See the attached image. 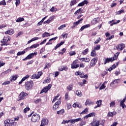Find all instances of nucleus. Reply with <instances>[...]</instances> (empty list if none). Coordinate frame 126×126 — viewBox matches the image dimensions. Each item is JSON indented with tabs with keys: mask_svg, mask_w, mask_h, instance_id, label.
Wrapping results in <instances>:
<instances>
[{
	"mask_svg": "<svg viewBox=\"0 0 126 126\" xmlns=\"http://www.w3.org/2000/svg\"><path fill=\"white\" fill-rule=\"evenodd\" d=\"M96 104L98 105L99 107L102 105V100H99L96 102Z\"/></svg>",
	"mask_w": 126,
	"mask_h": 126,
	"instance_id": "nucleus-42",
	"label": "nucleus"
},
{
	"mask_svg": "<svg viewBox=\"0 0 126 126\" xmlns=\"http://www.w3.org/2000/svg\"><path fill=\"white\" fill-rule=\"evenodd\" d=\"M80 61H82V62H85V63H89L90 62V59L88 58H83L79 59Z\"/></svg>",
	"mask_w": 126,
	"mask_h": 126,
	"instance_id": "nucleus-23",
	"label": "nucleus"
},
{
	"mask_svg": "<svg viewBox=\"0 0 126 126\" xmlns=\"http://www.w3.org/2000/svg\"><path fill=\"white\" fill-rule=\"evenodd\" d=\"M77 63H78V60H76L74 61H73V63L71 64V68L74 69L78 68V67H79V64Z\"/></svg>",
	"mask_w": 126,
	"mask_h": 126,
	"instance_id": "nucleus-6",
	"label": "nucleus"
},
{
	"mask_svg": "<svg viewBox=\"0 0 126 126\" xmlns=\"http://www.w3.org/2000/svg\"><path fill=\"white\" fill-rule=\"evenodd\" d=\"M63 113H64V110L63 109H61L57 112L58 115H63Z\"/></svg>",
	"mask_w": 126,
	"mask_h": 126,
	"instance_id": "nucleus-35",
	"label": "nucleus"
},
{
	"mask_svg": "<svg viewBox=\"0 0 126 126\" xmlns=\"http://www.w3.org/2000/svg\"><path fill=\"white\" fill-rule=\"evenodd\" d=\"M91 57H96L95 50H94V49L92 51V52L91 53Z\"/></svg>",
	"mask_w": 126,
	"mask_h": 126,
	"instance_id": "nucleus-33",
	"label": "nucleus"
},
{
	"mask_svg": "<svg viewBox=\"0 0 126 126\" xmlns=\"http://www.w3.org/2000/svg\"><path fill=\"white\" fill-rule=\"evenodd\" d=\"M5 34H8V35H12L13 34H14V31L12 29H10V30H8L5 32Z\"/></svg>",
	"mask_w": 126,
	"mask_h": 126,
	"instance_id": "nucleus-22",
	"label": "nucleus"
},
{
	"mask_svg": "<svg viewBox=\"0 0 126 126\" xmlns=\"http://www.w3.org/2000/svg\"><path fill=\"white\" fill-rule=\"evenodd\" d=\"M30 110V108L29 107H27L24 109V113H27L28 111H29Z\"/></svg>",
	"mask_w": 126,
	"mask_h": 126,
	"instance_id": "nucleus-62",
	"label": "nucleus"
},
{
	"mask_svg": "<svg viewBox=\"0 0 126 126\" xmlns=\"http://www.w3.org/2000/svg\"><path fill=\"white\" fill-rule=\"evenodd\" d=\"M34 85V83L32 81H27L25 83V87L26 90L29 91V90H31L32 89V87H33Z\"/></svg>",
	"mask_w": 126,
	"mask_h": 126,
	"instance_id": "nucleus-1",
	"label": "nucleus"
},
{
	"mask_svg": "<svg viewBox=\"0 0 126 126\" xmlns=\"http://www.w3.org/2000/svg\"><path fill=\"white\" fill-rule=\"evenodd\" d=\"M121 22L120 20H118L116 21L115 20H112L109 22V24H110V26H113V25H115V24H118V23H120Z\"/></svg>",
	"mask_w": 126,
	"mask_h": 126,
	"instance_id": "nucleus-12",
	"label": "nucleus"
},
{
	"mask_svg": "<svg viewBox=\"0 0 126 126\" xmlns=\"http://www.w3.org/2000/svg\"><path fill=\"white\" fill-rule=\"evenodd\" d=\"M52 87V85L49 84L47 86L45 87L43 89H42L41 92L40 94H42V93H47L50 89H51Z\"/></svg>",
	"mask_w": 126,
	"mask_h": 126,
	"instance_id": "nucleus-5",
	"label": "nucleus"
},
{
	"mask_svg": "<svg viewBox=\"0 0 126 126\" xmlns=\"http://www.w3.org/2000/svg\"><path fill=\"white\" fill-rule=\"evenodd\" d=\"M51 36V34L50 33L45 32L42 34V38H45L46 37H50Z\"/></svg>",
	"mask_w": 126,
	"mask_h": 126,
	"instance_id": "nucleus-28",
	"label": "nucleus"
},
{
	"mask_svg": "<svg viewBox=\"0 0 126 126\" xmlns=\"http://www.w3.org/2000/svg\"><path fill=\"white\" fill-rule=\"evenodd\" d=\"M67 69H68V68L66 66H60L58 68V70L59 71H63V70H65V71H67Z\"/></svg>",
	"mask_w": 126,
	"mask_h": 126,
	"instance_id": "nucleus-13",
	"label": "nucleus"
},
{
	"mask_svg": "<svg viewBox=\"0 0 126 126\" xmlns=\"http://www.w3.org/2000/svg\"><path fill=\"white\" fill-rule=\"evenodd\" d=\"M115 115H117V112H116L115 111L112 112H108L107 116H108V117H114V116H115Z\"/></svg>",
	"mask_w": 126,
	"mask_h": 126,
	"instance_id": "nucleus-25",
	"label": "nucleus"
},
{
	"mask_svg": "<svg viewBox=\"0 0 126 126\" xmlns=\"http://www.w3.org/2000/svg\"><path fill=\"white\" fill-rule=\"evenodd\" d=\"M5 126H16V123L13 120L10 119H6L4 121Z\"/></svg>",
	"mask_w": 126,
	"mask_h": 126,
	"instance_id": "nucleus-2",
	"label": "nucleus"
},
{
	"mask_svg": "<svg viewBox=\"0 0 126 126\" xmlns=\"http://www.w3.org/2000/svg\"><path fill=\"white\" fill-rule=\"evenodd\" d=\"M9 72H11V69H8L7 70L3 72L4 74H7V73H9Z\"/></svg>",
	"mask_w": 126,
	"mask_h": 126,
	"instance_id": "nucleus-48",
	"label": "nucleus"
},
{
	"mask_svg": "<svg viewBox=\"0 0 126 126\" xmlns=\"http://www.w3.org/2000/svg\"><path fill=\"white\" fill-rule=\"evenodd\" d=\"M50 11H51L52 12H55V11H57V8H55V7H52L50 9Z\"/></svg>",
	"mask_w": 126,
	"mask_h": 126,
	"instance_id": "nucleus-52",
	"label": "nucleus"
},
{
	"mask_svg": "<svg viewBox=\"0 0 126 126\" xmlns=\"http://www.w3.org/2000/svg\"><path fill=\"white\" fill-rule=\"evenodd\" d=\"M101 46L100 45H97L96 47H95L94 49V51H98L99 49H100Z\"/></svg>",
	"mask_w": 126,
	"mask_h": 126,
	"instance_id": "nucleus-38",
	"label": "nucleus"
},
{
	"mask_svg": "<svg viewBox=\"0 0 126 126\" xmlns=\"http://www.w3.org/2000/svg\"><path fill=\"white\" fill-rule=\"evenodd\" d=\"M88 49H86L82 52V54L85 56V55H87V53H88Z\"/></svg>",
	"mask_w": 126,
	"mask_h": 126,
	"instance_id": "nucleus-45",
	"label": "nucleus"
},
{
	"mask_svg": "<svg viewBox=\"0 0 126 126\" xmlns=\"http://www.w3.org/2000/svg\"><path fill=\"white\" fill-rule=\"evenodd\" d=\"M25 80H26V79L25 78V77H23V78L22 79V80H21V81L19 82V84H22V82H23V81H25Z\"/></svg>",
	"mask_w": 126,
	"mask_h": 126,
	"instance_id": "nucleus-54",
	"label": "nucleus"
},
{
	"mask_svg": "<svg viewBox=\"0 0 126 126\" xmlns=\"http://www.w3.org/2000/svg\"><path fill=\"white\" fill-rule=\"evenodd\" d=\"M76 94L77 95H78L79 97H82V93H81V91L79 90V91H76Z\"/></svg>",
	"mask_w": 126,
	"mask_h": 126,
	"instance_id": "nucleus-29",
	"label": "nucleus"
},
{
	"mask_svg": "<svg viewBox=\"0 0 126 126\" xmlns=\"http://www.w3.org/2000/svg\"><path fill=\"white\" fill-rule=\"evenodd\" d=\"M26 50H29V48H27L26 49H25L23 51L18 52L17 53V56H22V55H24V54H25V53H26Z\"/></svg>",
	"mask_w": 126,
	"mask_h": 126,
	"instance_id": "nucleus-16",
	"label": "nucleus"
},
{
	"mask_svg": "<svg viewBox=\"0 0 126 126\" xmlns=\"http://www.w3.org/2000/svg\"><path fill=\"white\" fill-rule=\"evenodd\" d=\"M115 101L111 102L110 103V107H113V106H115Z\"/></svg>",
	"mask_w": 126,
	"mask_h": 126,
	"instance_id": "nucleus-63",
	"label": "nucleus"
},
{
	"mask_svg": "<svg viewBox=\"0 0 126 126\" xmlns=\"http://www.w3.org/2000/svg\"><path fill=\"white\" fill-rule=\"evenodd\" d=\"M126 45L124 43L119 44L116 47L117 51H123V49H125Z\"/></svg>",
	"mask_w": 126,
	"mask_h": 126,
	"instance_id": "nucleus-8",
	"label": "nucleus"
},
{
	"mask_svg": "<svg viewBox=\"0 0 126 126\" xmlns=\"http://www.w3.org/2000/svg\"><path fill=\"white\" fill-rule=\"evenodd\" d=\"M87 3H88V1L85 0L79 3L77 6H83L85 4H87Z\"/></svg>",
	"mask_w": 126,
	"mask_h": 126,
	"instance_id": "nucleus-19",
	"label": "nucleus"
},
{
	"mask_svg": "<svg viewBox=\"0 0 126 126\" xmlns=\"http://www.w3.org/2000/svg\"><path fill=\"white\" fill-rule=\"evenodd\" d=\"M124 12V10H121L120 11H119L117 12V14L120 15L121 14V13H123Z\"/></svg>",
	"mask_w": 126,
	"mask_h": 126,
	"instance_id": "nucleus-64",
	"label": "nucleus"
},
{
	"mask_svg": "<svg viewBox=\"0 0 126 126\" xmlns=\"http://www.w3.org/2000/svg\"><path fill=\"white\" fill-rule=\"evenodd\" d=\"M97 59L95 58H93L90 62V65L92 67L93 66H95L96 65V63H97Z\"/></svg>",
	"mask_w": 126,
	"mask_h": 126,
	"instance_id": "nucleus-9",
	"label": "nucleus"
},
{
	"mask_svg": "<svg viewBox=\"0 0 126 126\" xmlns=\"http://www.w3.org/2000/svg\"><path fill=\"white\" fill-rule=\"evenodd\" d=\"M37 47H39V44L36 43V44H33L30 47H28V48H29V49H34V48H37Z\"/></svg>",
	"mask_w": 126,
	"mask_h": 126,
	"instance_id": "nucleus-31",
	"label": "nucleus"
},
{
	"mask_svg": "<svg viewBox=\"0 0 126 126\" xmlns=\"http://www.w3.org/2000/svg\"><path fill=\"white\" fill-rule=\"evenodd\" d=\"M42 73H43L42 72H38L37 74L36 75V77H37V79L38 78H40V77L41 76V75H42Z\"/></svg>",
	"mask_w": 126,
	"mask_h": 126,
	"instance_id": "nucleus-47",
	"label": "nucleus"
},
{
	"mask_svg": "<svg viewBox=\"0 0 126 126\" xmlns=\"http://www.w3.org/2000/svg\"><path fill=\"white\" fill-rule=\"evenodd\" d=\"M120 82V79H116L113 82H111L110 84V86L113 87L114 86V84H116V83L118 84Z\"/></svg>",
	"mask_w": 126,
	"mask_h": 126,
	"instance_id": "nucleus-24",
	"label": "nucleus"
},
{
	"mask_svg": "<svg viewBox=\"0 0 126 126\" xmlns=\"http://www.w3.org/2000/svg\"><path fill=\"white\" fill-rule=\"evenodd\" d=\"M95 116V113H91L84 117V119H88V118H91V117H94Z\"/></svg>",
	"mask_w": 126,
	"mask_h": 126,
	"instance_id": "nucleus-20",
	"label": "nucleus"
},
{
	"mask_svg": "<svg viewBox=\"0 0 126 126\" xmlns=\"http://www.w3.org/2000/svg\"><path fill=\"white\" fill-rule=\"evenodd\" d=\"M39 39H40V38L38 37H33L32 39V42H34V41H36V40H39Z\"/></svg>",
	"mask_w": 126,
	"mask_h": 126,
	"instance_id": "nucleus-59",
	"label": "nucleus"
},
{
	"mask_svg": "<svg viewBox=\"0 0 126 126\" xmlns=\"http://www.w3.org/2000/svg\"><path fill=\"white\" fill-rule=\"evenodd\" d=\"M25 80H26V79L25 78V77H23V78L22 79V80H21V81L19 82V84H22V82H23V81H25Z\"/></svg>",
	"mask_w": 126,
	"mask_h": 126,
	"instance_id": "nucleus-55",
	"label": "nucleus"
},
{
	"mask_svg": "<svg viewBox=\"0 0 126 126\" xmlns=\"http://www.w3.org/2000/svg\"><path fill=\"white\" fill-rule=\"evenodd\" d=\"M125 102H126V99H123V100H121L120 102V107H122V109H125V107H126V104H125Z\"/></svg>",
	"mask_w": 126,
	"mask_h": 126,
	"instance_id": "nucleus-17",
	"label": "nucleus"
},
{
	"mask_svg": "<svg viewBox=\"0 0 126 126\" xmlns=\"http://www.w3.org/2000/svg\"><path fill=\"white\" fill-rule=\"evenodd\" d=\"M80 121H81V119L80 118L75 119H71V124L74 125L75 123H77V122H80Z\"/></svg>",
	"mask_w": 126,
	"mask_h": 126,
	"instance_id": "nucleus-15",
	"label": "nucleus"
},
{
	"mask_svg": "<svg viewBox=\"0 0 126 126\" xmlns=\"http://www.w3.org/2000/svg\"><path fill=\"white\" fill-rule=\"evenodd\" d=\"M10 40V37L8 35H5L2 41H1V43H7L8 41Z\"/></svg>",
	"mask_w": 126,
	"mask_h": 126,
	"instance_id": "nucleus-11",
	"label": "nucleus"
},
{
	"mask_svg": "<svg viewBox=\"0 0 126 126\" xmlns=\"http://www.w3.org/2000/svg\"><path fill=\"white\" fill-rule=\"evenodd\" d=\"M67 89L69 90V91H71L72 90V85H70L67 87Z\"/></svg>",
	"mask_w": 126,
	"mask_h": 126,
	"instance_id": "nucleus-49",
	"label": "nucleus"
},
{
	"mask_svg": "<svg viewBox=\"0 0 126 126\" xmlns=\"http://www.w3.org/2000/svg\"><path fill=\"white\" fill-rule=\"evenodd\" d=\"M51 66V63H47L46 64L45 66L44 67V69H46V68H49Z\"/></svg>",
	"mask_w": 126,
	"mask_h": 126,
	"instance_id": "nucleus-50",
	"label": "nucleus"
},
{
	"mask_svg": "<svg viewBox=\"0 0 126 126\" xmlns=\"http://www.w3.org/2000/svg\"><path fill=\"white\" fill-rule=\"evenodd\" d=\"M51 81V79H47L43 82V83H48Z\"/></svg>",
	"mask_w": 126,
	"mask_h": 126,
	"instance_id": "nucleus-57",
	"label": "nucleus"
},
{
	"mask_svg": "<svg viewBox=\"0 0 126 126\" xmlns=\"http://www.w3.org/2000/svg\"><path fill=\"white\" fill-rule=\"evenodd\" d=\"M41 102H42V99L41 98H39L34 100V103H35V104H38V103Z\"/></svg>",
	"mask_w": 126,
	"mask_h": 126,
	"instance_id": "nucleus-43",
	"label": "nucleus"
},
{
	"mask_svg": "<svg viewBox=\"0 0 126 126\" xmlns=\"http://www.w3.org/2000/svg\"><path fill=\"white\" fill-rule=\"evenodd\" d=\"M86 106H87V105H90V100L87 99L85 102Z\"/></svg>",
	"mask_w": 126,
	"mask_h": 126,
	"instance_id": "nucleus-58",
	"label": "nucleus"
},
{
	"mask_svg": "<svg viewBox=\"0 0 126 126\" xmlns=\"http://www.w3.org/2000/svg\"><path fill=\"white\" fill-rule=\"evenodd\" d=\"M37 55V52H35L34 53H32L30 54L26 58L23 59V61H26L27 60H31V59H32L34 56Z\"/></svg>",
	"mask_w": 126,
	"mask_h": 126,
	"instance_id": "nucleus-7",
	"label": "nucleus"
},
{
	"mask_svg": "<svg viewBox=\"0 0 126 126\" xmlns=\"http://www.w3.org/2000/svg\"><path fill=\"white\" fill-rule=\"evenodd\" d=\"M76 3H77V0H72L70 3V6H73V5H75Z\"/></svg>",
	"mask_w": 126,
	"mask_h": 126,
	"instance_id": "nucleus-27",
	"label": "nucleus"
},
{
	"mask_svg": "<svg viewBox=\"0 0 126 126\" xmlns=\"http://www.w3.org/2000/svg\"><path fill=\"white\" fill-rule=\"evenodd\" d=\"M91 125H92V126H99V125H100V121L97 120L94 121L93 122V123H91Z\"/></svg>",
	"mask_w": 126,
	"mask_h": 126,
	"instance_id": "nucleus-18",
	"label": "nucleus"
},
{
	"mask_svg": "<svg viewBox=\"0 0 126 126\" xmlns=\"http://www.w3.org/2000/svg\"><path fill=\"white\" fill-rule=\"evenodd\" d=\"M99 21V18H95L92 21V24L94 25L95 24H97L98 22Z\"/></svg>",
	"mask_w": 126,
	"mask_h": 126,
	"instance_id": "nucleus-26",
	"label": "nucleus"
},
{
	"mask_svg": "<svg viewBox=\"0 0 126 126\" xmlns=\"http://www.w3.org/2000/svg\"><path fill=\"white\" fill-rule=\"evenodd\" d=\"M18 76V75L12 76V77H11V81H12V80H13L14 81H15L16 79H17Z\"/></svg>",
	"mask_w": 126,
	"mask_h": 126,
	"instance_id": "nucleus-34",
	"label": "nucleus"
},
{
	"mask_svg": "<svg viewBox=\"0 0 126 126\" xmlns=\"http://www.w3.org/2000/svg\"><path fill=\"white\" fill-rule=\"evenodd\" d=\"M35 78L36 79H38V78H37V74H34L33 75H32V76H31V79H35Z\"/></svg>",
	"mask_w": 126,
	"mask_h": 126,
	"instance_id": "nucleus-51",
	"label": "nucleus"
},
{
	"mask_svg": "<svg viewBox=\"0 0 126 126\" xmlns=\"http://www.w3.org/2000/svg\"><path fill=\"white\" fill-rule=\"evenodd\" d=\"M22 21H24V18H18L16 20V22H21Z\"/></svg>",
	"mask_w": 126,
	"mask_h": 126,
	"instance_id": "nucleus-37",
	"label": "nucleus"
},
{
	"mask_svg": "<svg viewBox=\"0 0 126 126\" xmlns=\"http://www.w3.org/2000/svg\"><path fill=\"white\" fill-rule=\"evenodd\" d=\"M74 26L73 27H72V28H74L76 26H77V25H78V24H80V23L78 22H75L73 23Z\"/></svg>",
	"mask_w": 126,
	"mask_h": 126,
	"instance_id": "nucleus-44",
	"label": "nucleus"
},
{
	"mask_svg": "<svg viewBox=\"0 0 126 126\" xmlns=\"http://www.w3.org/2000/svg\"><path fill=\"white\" fill-rule=\"evenodd\" d=\"M76 53H75V51H71L69 52L70 56H74Z\"/></svg>",
	"mask_w": 126,
	"mask_h": 126,
	"instance_id": "nucleus-56",
	"label": "nucleus"
},
{
	"mask_svg": "<svg viewBox=\"0 0 126 126\" xmlns=\"http://www.w3.org/2000/svg\"><path fill=\"white\" fill-rule=\"evenodd\" d=\"M88 112V109L87 108H85L81 113V115H83L84 114H87V112Z\"/></svg>",
	"mask_w": 126,
	"mask_h": 126,
	"instance_id": "nucleus-39",
	"label": "nucleus"
},
{
	"mask_svg": "<svg viewBox=\"0 0 126 126\" xmlns=\"http://www.w3.org/2000/svg\"><path fill=\"white\" fill-rule=\"evenodd\" d=\"M15 4L16 6L19 5L20 4V0H16Z\"/></svg>",
	"mask_w": 126,
	"mask_h": 126,
	"instance_id": "nucleus-53",
	"label": "nucleus"
},
{
	"mask_svg": "<svg viewBox=\"0 0 126 126\" xmlns=\"http://www.w3.org/2000/svg\"><path fill=\"white\" fill-rule=\"evenodd\" d=\"M27 96H28V94L27 93H24V92H22L20 94V95H19V100H23L24 99H25V97Z\"/></svg>",
	"mask_w": 126,
	"mask_h": 126,
	"instance_id": "nucleus-10",
	"label": "nucleus"
},
{
	"mask_svg": "<svg viewBox=\"0 0 126 126\" xmlns=\"http://www.w3.org/2000/svg\"><path fill=\"white\" fill-rule=\"evenodd\" d=\"M65 100H69L68 99V93H66L65 94Z\"/></svg>",
	"mask_w": 126,
	"mask_h": 126,
	"instance_id": "nucleus-61",
	"label": "nucleus"
},
{
	"mask_svg": "<svg viewBox=\"0 0 126 126\" xmlns=\"http://www.w3.org/2000/svg\"><path fill=\"white\" fill-rule=\"evenodd\" d=\"M85 125H86V122H84L83 121L81 120V123L79 124V126H85Z\"/></svg>",
	"mask_w": 126,
	"mask_h": 126,
	"instance_id": "nucleus-46",
	"label": "nucleus"
},
{
	"mask_svg": "<svg viewBox=\"0 0 126 126\" xmlns=\"http://www.w3.org/2000/svg\"><path fill=\"white\" fill-rule=\"evenodd\" d=\"M40 121V115L34 114L32 117V122L33 123H36V122H39Z\"/></svg>",
	"mask_w": 126,
	"mask_h": 126,
	"instance_id": "nucleus-3",
	"label": "nucleus"
},
{
	"mask_svg": "<svg viewBox=\"0 0 126 126\" xmlns=\"http://www.w3.org/2000/svg\"><path fill=\"white\" fill-rule=\"evenodd\" d=\"M0 5H6L5 0H3L1 1H0Z\"/></svg>",
	"mask_w": 126,
	"mask_h": 126,
	"instance_id": "nucleus-40",
	"label": "nucleus"
},
{
	"mask_svg": "<svg viewBox=\"0 0 126 126\" xmlns=\"http://www.w3.org/2000/svg\"><path fill=\"white\" fill-rule=\"evenodd\" d=\"M80 77H81V78H88V75H84V74L81 73L80 74Z\"/></svg>",
	"mask_w": 126,
	"mask_h": 126,
	"instance_id": "nucleus-30",
	"label": "nucleus"
},
{
	"mask_svg": "<svg viewBox=\"0 0 126 126\" xmlns=\"http://www.w3.org/2000/svg\"><path fill=\"white\" fill-rule=\"evenodd\" d=\"M89 27H90V24L84 25L81 28V29H80V31H83L84 29H86V28H89Z\"/></svg>",
	"mask_w": 126,
	"mask_h": 126,
	"instance_id": "nucleus-21",
	"label": "nucleus"
},
{
	"mask_svg": "<svg viewBox=\"0 0 126 126\" xmlns=\"http://www.w3.org/2000/svg\"><path fill=\"white\" fill-rule=\"evenodd\" d=\"M81 11H82V9L79 8L77 11H76L74 13L75 15H76V14L81 12Z\"/></svg>",
	"mask_w": 126,
	"mask_h": 126,
	"instance_id": "nucleus-41",
	"label": "nucleus"
},
{
	"mask_svg": "<svg viewBox=\"0 0 126 126\" xmlns=\"http://www.w3.org/2000/svg\"><path fill=\"white\" fill-rule=\"evenodd\" d=\"M115 37V35H112L111 36H110L109 38H106V40L108 41V40H111V39L114 38Z\"/></svg>",
	"mask_w": 126,
	"mask_h": 126,
	"instance_id": "nucleus-60",
	"label": "nucleus"
},
{
	"mask_svg": "<svg viewBox=\"0 0 126 126\" xmlns=\"http://www.w3.org/2000/svg\"><path fill=\"white\" fill-rule=\"evenodd\" d=\"M65 27H66V25H65V24L62 25L58 28V30H63V28H65Z\"/></svg>",
	"mask_w": 126,
	"mask_h": 126,
	"instance_id": "nucleus-36",
	"label": "nucleus"
},
{
	"mask_svg": "<svg viewBox=\"0 0 126 126\" xmlns=\"http://www.w3.org/2000/svg\"><path fill=\"white\" fill-rule=\"evenodd\" d=\"M117 59H118V57H117V56L116 55H114L113 58H107L104 61V64H106V63H111V62H113V61L117 60Z\"/></svg>",
	"mask_w": 126,
	"mask_h": 126,
	"instance_id": "nucleus-4",
	"label": "nucleus"
},
{
	"mask_svg": "<svg viewBox=\"0 0 126 126\" xmlns=\"http://www.w3.org/2000/svg\"><path fill=\"white\" fill-rule=\"evenodd\" d=\"M107 84V82H104L103 84L101 86V87L99 88V90H102L103 89H105L106 88V86H105V84Z\"/></svg>",
	"mask_w": 126,
	"mask_h": 126,
	"instance_id": "nucleus-32",
	"label": "nucleus"
},
{
	"mask_svg": "<svg viewBox=\"0 0 126 126\" xmlns=\"http://www.w3.org/2000/svg\"><path fill=\"white\" fill-rule=\"evenodd\" d=\"M61 104V101L58 100L57 101L55 104L53 105V109L54 110H57L59 108V106Z\"/></svg>",
	"mask_w": 126,
	"mask_h": 126,
	"instance_id": "nucleus-14",
	"label": "nucleus"
}]
</instances>
